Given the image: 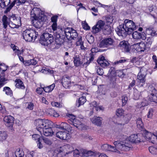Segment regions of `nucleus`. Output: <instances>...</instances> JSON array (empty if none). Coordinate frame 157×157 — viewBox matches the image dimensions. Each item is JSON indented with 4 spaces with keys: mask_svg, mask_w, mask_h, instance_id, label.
I'll return each instance as SVG.
<instances>
[{
    "mask_svg": "<svg viewBox=\"0 0 157 157\" xmlns=\"http://www.w3.org/2000/svg\"><path fill=\"white\" fill-rule=\"evenodd\" d=\"M8 20H9V18L5 15H4L2 17V21L3 28L5 29H6L8 25H9L10 22L8 21Z\"/></svg>",
    "mask_w": 157,
    "mask_h": 157,
    "instance_id": "obj_30",
    "label": "nucleus"
},
{
    "mask_svg": "<svg viewBox=\"0 0 157 157\" xmlns=\"http://www.w3.org/2000/svg\"><path fill=\"white\" fill-rule=\"evenodd\" d=\"M124 58H121L120 59L115 61L114 63L115 64H118L120 63H122L125 62L126 61V60L125 59H124Z\"/></svg>",
    "mask_w": 157,
    "mask_h": 157,
    "instance_id": "obj_62",
    "label": "nucleus"
},
{
    "mask_svg": "<svg viewBox=\"0 0 157 157\" xmlns=\"http://www.w3.org/2000/svg\"><path fill=\"white\" fill-rule=\"evenodd\" d=\"M35 29H26L22 32L23 38L27 41H32L35 40L38 36V32Z\"/></svg>",
    "mask_w": 157,
    "mask_h": 157,
    "instance_id": "obj_3",
    "label": "nucleus"
},
{
    "mask_svg": "<svg viewBox=\"0 0 157 157\" xmlns=\"http://www.w3.org/2000/svg\"><path fill=\"white\" fill-rule=\"evenodd\" d=\"M43 131L44 135L47 136H52L53 134V132L52 128H49L48 129H43Z\"/></svg>",
    "mask_w": 157,
    "mask_h": 157,
    "instance_id": "obj_25",
    "label": "nucleus"
},
{
    "mask_svg": "<svg viewBox=\"0 0 157 157\" xmlns=\"http://www.w3.org/2000/svg\"><path fill=\"white\" fill-rule=\"evenodd\" d=\"M14 117L11 116H6L4 118V121L7 127H10L12 126L13 123Z\"/></svg>",
    "mask_w": 157,
    "mask_h": 157,
    "instance_id": "obj_16",
    "label": "nucleus"
},
{
    "mask_svg": "<svg viewBox=\"0 0 157 157\" xmlns=\"http://www.w3.org/2000/svg\"><path fill=\"white\" fill-rule=\"evenodd\" d=\"M147 74V70L144 68H141L137 76V85L138 87L144 91L145 89L147 84L146 83V77Z\"/></svg>",
    "mask_w": 157,
    "mask_h": 157,
    "instance_id": "obj_2",
    "label": "nucleus"
},
{
    "mask_svg": "<svg viewBox=\"0 0 157 157\" xmlns=\"http://www.w3.org/2000/svg\"><path fill=\"white\" fill-rule=\"evenodd\" d=\"M74 62L75 65L76 66H81L83 63V62L80 61L79 58H76L75 59Z\"/></svg>",
    "mask_w": 157,
    "mask_h": 157,
    "instance_id": "obj_48",
    "label": "nucleus"
},
{
    "mask_svg": "<svg viewBox=\"0 0 157 157\" xmlns=\"http://www.w3.org/2000/svg\"><path fill=\"white\" fill-rule=\"evenodd\" d=\"M145 39L146 40V46H147V48H149L152 43V40L151 38L150 37H146V38Z\"/></svg>",
    "mask_w": 157,
    "mask_h": 157,
    "instance_id": "obj_46",
    "label": "nucleus"
},
{
    "mask_svg": "<svg viewBox=\"0 0 157 157\" xmlns=\"http://www.w3.org/2000/svg\"><path fill=\"white\" fill-rule=\"evenodd\" d=\"M114 40L111 38H108L103 40L99 44V46L100 48L109 47L110 46H114L113 43Z\"/></svg>",
    "mask_w": 157,
    "mask_h": 157,
    "instance_id": "obj_10",
    "label": "nucleus"
},
{
    "mask_svg": "<svg viewBox=\"0 0 157 157\" xmlns=\"http://www.w3.org/2000/svg\"><path fill=\"white\" fill-rule=\"evenodd\" d=\"M71 124H72L77 128L79 129L80 125L81 124V122L78 120L76 119L74 120V121H72V123L70 122Z\"/></svg>",
    "mask_w": 157,
    "mask_h": 157,
    "instance_id": "obj_41",
    "label": "nucleus"
},
{
    "mask_svg": "<svg viewBox=\"0 0 157 157\" xmlns=\"http://www.w3.org/2000/svg\"><path fill=\"white\" fill-rule=\"evenodd\" d=\"M97 72L98 75H102L104 73L102 69L100 67L97 68Z\"/></svg>",
    "mask_w": 157,
    "mask_h": 157,
    "instance_id": "obj_64",
    "label": "nucleus"
},
{
    "mask_svg": "<svg viewBox=\"0 0 157 157\" xmlns=\"http://www.w3.org/2000/svg\"><path fill=\"white\" fill-rule=\"evenodd\" d=\"M15 155L16 157H23L24 155V152L22 150L19 149L15 152Z\"/></svg>",
    "mask_w": 157,
    "mask_h": 157,
    "instance_id": "obj_45",
    "label": "nucleus"
},
{
    "mask_svg": "<svg viewBox=\"0 0 157 157\" xmlns=\"http://www.w3.org/2000/svg\"><path fill=\"white\" fill-rule=\"evenodd\" d=\"M64 38L65 36L63 35L61 36L59 34H56L55 38L56 44L57 45H61L64 41Z\"/></svg>",
    "mask_w": 157,
    "mask_h": 157,
    "instance_id": "obj_19",
    "label": "nucleus"
},
{
    "mask_svg": "<svg viewBox=\"0 0 157 157\" xmlns=\"http://www.w3.org/2000/svg\"><path fill=\"white\" fill-rule=\"evenodd\" d=\"M105 24V22L101 20L98 21L92 29V33L93 34H96L100 32L102 29Z\"/></svg>",
    "mask_w": 157,
    "mask_h": 157,
    "instance_id": "obj_9",
    "label": "nucleus"
},
{
    "mask_svg": "<svg viewBox=\"0 0 157 157\" xmlns=\"http://www.w3.org/2000/svg\"><path fill=\"white\" fill-rule=\"evenodd\" d=\"M41 12V11L40 8L34 7L31 12V16L34 19L37 18L40 15Z\"/></svg>",
    "mask_w": 157,
    "mask_h": 157,
    "instance_id": "obj_20",
    "label": "nucleus"
},
{
    "mask_svg": "<svg viewBox=\"0 0 157 157\" xmlns=\"http://www.w3.org/2000/svg\"><path fill=\"white\" fill-rule=\"evenodd\" d=\"M147 91L149 93L148 98L150 101L157 102V90L152 85H150Z\"/></svg>",
    "mask_w": 157,
    "mask_h": 157,
    "instance_id": "obj_7",
    "label": "nucleus"
},
{
    "mask_svg": "<svg viewBox=\"0 0 157 157\" xmlns=\"http://www.w3.org/2000/svg\"><path fill=\"white\" fill-rule=\"evenodd\" d=\"M62 84L65 88L69 89L71 86V78L69 76H63L62 79Z\"/></svg>",
    "mask_w": 157,
    "mask_h": 157,
    "instance_id": "obj_13",
    "label": "nucleus"
},
{
    "mask_svg": "<svg viewBox=\"0 0 157 157\" xmlns=\"http://www.w3.org/2000/svg\"><path fill=\"white\" fill-rule=\"evenodd\" d=\"M136 29V25L132 21L126 19L124 23L120 25L115 31L119 36L125 37L127 34H131Z\"/></svg>",
    "mask_w": 157,
    "mask_h": 157,
    "instance_id": "obj_1",
    "label": "nucleus"
},
{
    "mask_svg": "<svg viewBox=\"0 0 157 157\" xmlns=\"http://www.w3.org/2000/svg\"><path fill=\"white\" fill-rule=\"evenodd\" d=\"M101 149L105 151H111L116 152L118 153H120L119 151L116 149L115 147H112L107 144H105L103 145L101 147Z\"/></svg>",
    "mask_w": 157,
    "mask_h": 157,
    "instance_id": "obj_15",
    "label": "nucleus"
},
{
    "mask_svg": "<svg viewBox=\"0 0 157 157\" xmlns=\"http://www.w3.org/2000/svg\"><path fill=\"white\" fill-rule=\"evenodd\" d=\"M42 72L45 74L53 75L54 71L53 70L48 68H46L42 70Z\"/></svg>",
    "mask_w": 157,
    "mask_h": 157,
    "instance_id": "obj_47",
    "label": "nucleus"
},
{
    "mask_svg": "<svg viewBox=\"0 0 157 157\" xmlns=\"http://www.w3.org/2000/svg\"><path fill=\"white\" fill-rule=\"evenodd\" d=\"M8 67V66H6L5 64L0 63V70L2 71L1 74L2 73H3L5 75L4 72L7 70Z\"/></svg>",
    "mask_w": 157,
    "mask_h": 157,
    "instance_id": "obj_42",
    "label": "nucleus"
},
{
    "mask_svg": "<svg viewBox=\"0 0 157 157\" xmlns=\"http://www.w3.org/2000/svg\"><path fill=\"white\" fill-rule=\"evenodd\" d=\"M16 84L15 86L17 88L22 89L25 88V86L23 82L20 79H16L15 81Z\"/></svg>",
    "mask_w": 157,
    "mask_h": 157,
    "instance_id": "obj_34",
    "label": "nucleus"
},
{
    "mask_svg": "<svg viewBox=\"0 0 157 157\" xmlns=\"http://www.w3.org/2000/svg\"><path fill=\"white\" fill-rule=\"evenodd\" d=\"M146 33L148 35H151L152 36H154L155 35L157 34L156 32L154 31L153 30V28H149L147 29Z\"/></svg>",
    "mask_w": 157,
    "mask_h": 157,
    "instance_id": "obj_40",
    "label": "nucleus"
},
{
    "mask_svg": "<svg viewBox=\"0 0 157 157\" xmlns=\"http://www.w3.org/2000/svg\"><path fill=\"white\" fill-rule=\"evenodd\" d=\"M137 127L140 129L142 130L143 129V124L141 118H138L136 121Z\"/></svg>",
    "mask_w": 157,
    "mask_h": 157,
    "instance_id": "obj_38",
    "label": "nucleus"
},
{
    "mask_svg": "<svg viewBox=\"0 0 157 157\" xmlns=\"http://www.w3.org/2000/svg\"><path fill=\"white\" fill-rule=\"evenodd\" d=\"M103 119L102 117H99L94 116L91 119L92 123L98 126H100L102 124Z\"/></svg>",
    "mask_w": 157,
    "mask_h": 157,
    "instance_id": "obj_22",
    "label": "nucleus"
},
{
    "mask_svg": "<svg viewBox=\"0 0 157 157\" xmlns=\"http://www.w3.org/2000/svg\"><path fill=\"white\" fill-rule=\"evenodd\" d=\"M9 26L12 29L18 28L19 27V25H16L13 23L12 21L10 22Z\"/></svg>",
    "mask_w": 157,
    "mask_h": 157,
    "instance_id": "obj_56",
    "label": "nucleus"
},
{
    "mask_svg": "<svg viewBox=\"0 0 157 157\" xmlns=\"http://www.w3.org/2000/svg\"><path fill=\"white\" fill-rule=\"evenodd\" d=\"M69 36H67V38L68 40H70L76 38L78 36V34L75 30L71 28Z\"/></svg>",
    "mask_w": 157,
    "mask_h": 157,
    "instance_id": "obj_24",
    "label": "nucleus"
},
{
    "mask_svg": "<svg viewBox=\"0 0 157 157\" xmlns=\"http://www.w3.org/2000/svg\"><path fill=\"white\" fill-rule=\"evenodd\" d=\"M42 139L44 142L47 145H50L52 143L51 140L48 138L43 137L42 138Z\"/></svg>",
    "mask_w": 157,
    "mask_h": 157,
    "instance_id": "obj_53",
    "label": "nucleus"
},
{
    "mask_svg": "<svg viewBox=\"0 0 157 157\" xmlns=\"http://www.w3.org/2000/svg\"><path fill=\"white\" fill-rule=\"evenodd\" d=\"M82 27L84 29L86 30H88L90 29V27L85 21L82 22Z\"/></svg>",
    "mask_w": 157,
    "mask_h": 157,
    "instance_id": "obj_55",
    "label": "nucleus"
},
{
    "mask_svg": "<svg viewBox=\"0 0 157 157\" xmlns=\"http://www.w3.org/2000/svg\"><path fill=\"white\" fill-rule=\"evenodd\" d=\"M143 136V134H132L129 137L128 140L131 143L132 142L135 143L144 141V140L141 138Z\"/></svg>",
    "mask_w": 157,
    "mask_h": 157,
    "instance_id": "obj_8",
    "label": "nucleus"
},
{
    "mask_svg": "<svg viewBox=\"0 0 157 157\" xmlns=\"http://www.w3.org/2000/svg\"><path fill=\"white\" fill-rule=\"evenodd\" d=\"M150 152L153 155H157V147H149Z\"/></svg>",
    "mask_w": 157,
    "mask_h": 157,
    "instance_id": "obj_43",
    "label": "nucleus"
},
{
    "mask_svg": "<svg viewBox=\"0 0 157 157\" xmlns=\"http://www.w3.org/2000/svg\"><path fill=\"white\" fill-rule=\"evenodd\" d=\"M98 64L103 68L108 66L109 64V63L105 59L104 56L99 57L97 60Z\"/></svg>",
    "mask_w": 157,
    "mask_h": 157,
    "instance_id": "obj_17",
    "label": "nucleus"
},
{
    "mask_svg": "<svg viewBox=\"0 0 157 157\" xmlns=\"http://www.w3.org/2000/svg\"><path fill=\"white\" fill-rule=\"evenodd\" d=\"M132 36L133 38L137 39H142L143 40H144L146 38L145 34L139 33L137 31H135L133 33Z\"/></svg>",
    "mask_w": 157,
    "mask_h": 157,
    "instance_id": "obj_23",
    "label": "nucleus"
},
{
    "mask_svg": "<svg viewBox=\"0 0 157 157\" xmlns=\"http://www.w3.org/2000/svg\"><path fill=\"white\" fill-rule=\"evenodd\" d=\"M53 122L48 120H44L43 129H48L52 128V127Z\"/></svg>",
    "mask_w": 157,
    "mask_h": 157,
    "instance_id": "obj_26",
    "label": "nucleus"
},
{
    "mask_svg": "<svg viewBox=\"0 0 157 157\" xmlns=\"http://www.w3.org/2000/svg\"><path fill=\"white\" fill-rule=\"evenodd\" d=\"M123 112L124 110L122 109H119L117 110L116 114L118 117L121 116L123 115Z\"/></svg>",
    "mask_w": 157,
    "mask_h": 157,
    "instance_id": "obj_52",
    "label": "nucleus"
},
{
    "mask_svg": "<svg viewBox=\"0 0 157 157\" xmlns=\"http://www.w3.org/2000/svg\"><path fill=\"white\" fill-rule=\"evenodd\" d=\"M122 105L124 106L126 105L128 101V98L125 96H123L122 97Z\"/></svg>",
    "mask_w": 157,
    "mask_h": 157,
    "instance_id": "obj_57",
    "label": "nucleus"
},
{
    "mask_svg": "<svg viewBox=\"0 0 157 157\" xmlns=\"http://www.w3.org/2000/svg\"><path fill=\"white\" fill-rule=\"evenodd\" d=\"M6 80L5 75L2 73L0 75V88L4 85L5 82Z\"/></svg>",
    "mask_w": 157,
    "mask_h": 157,
    "instance_id": "obj_37",
    "label": "nucleus"
},
{
    "mask_svg": "<svg viewBox=\"0 0 157 157\" xmlns=\"http://www.w3.org/2000/svg\"><path fill=\"white\" fill-rule=\"evenodd\" d=\"M113 143L116 149L122 151H129L132 147L130 142L127 140L124 141L117 140L114 141Z\"/></svg>",
    "mask_w": 157,
    "mask_h": 157,
    "instance_id": "obj_4",
    "label": "nucleus"
},
{
    "mask_svg": "<svg viewBox=\"0 0 157 157\" xmlns=\"http://www.w3.org/2000/svg\"><path fill=\"white\" fill-rule=\"evenodd\" d=\"M37 20L41 22H43V24H44L47 19L46 16L44 15L41 14V15H40L37 18H36Z\"/></svg>",
    "mask_w": 157,
    "mask_h": 157,
    "instance_id": "obj_44",
    "label": "nucleus"
},
{
    "mask_svg": "<svg viewBox=\"0 0 157 157\" xmlns=\"http://www.w3.org/2000/svg\"><path fill=\"white\" fill-rule=\"evenodd\" d=\"M84 42L82 41V37L80 36H78L77 38V40L76 42L77 46H80V48L82 50H84L86 48L83 46Z\"/></svg>",
    "mask_w": 157,
    "mask_h": 157,
    "instance_id": "obj_28",
    "label": "nucleus"
},
{
    "mask_svg": "<svg viewBox=\"0 0 157 157\" xmlns=\"http://www.w3.org/2000/svg\"><path fill=\"white\" fill-rule=\"evenodd\" d=\"M8 137L7 132L3 131H0V141H2L6 139Z\"/></svg>",
    "mask_w": 157,
    "mask_h": 157,
    "instance_id": "obj_35",
    "label": "nucleus"
},
{
    "mask_svg": "<svg viewBox=\"0 0 157 157\" xmlns=\"http://www.w3.org/2000/svg\"><path fill=\"white\" fill-rule=\"evenodd\" d=\"M61 129L64 130L65 131H67L68 130L71 129L70 125L65 122H62L60 124Z\"/></svg>",
    "mask_w": 157,
    "mask_h": 157,
    "instance_id": "obj_32",
    "label": "nucleus"
},
{
    "mask_svg": "<svg viewBox=\"0 0 157 157\" xmlns=\"http://www.w3.org/2000/svg\"><path fill=\"white\" fill-rule=\"evenodd\" d=\"M67 116L70 118V121H71V123H72V121H74V120L76 119L75 116L72 114H67Z\"/></svg>",
    "mask_w": 157,
    "mask_h": 157,
    "instance_id": "obj_61",
    "label": "nucleus"
},
{
    "mask_svg": "<svg viewBox=\"0 0 157 157\" xmlns=\"http://www.w3.org/2000/svg\"><path fill=\"white\" fill-rule=\"evenodd\" d=\"M94 58V55L92 53L90 54L89 56L86 58H84L82 61V62H83L82 65L84 67H86L88 65L90 64V63H91L93 61Z\"/></svg>",
    "mask_w": 157,
    "mask_h": 157,
    "instance_id": "obj_14",
    "label": "nucleus"
},
{
    "mask_svg": "<svg viewBox=\"0 0 157 157\" xmlns=\"http://www.w3.org/2000/svg\"><path fill=\"white\" fill-rule=\"evenodd\" d=\"M51 104L52 106L57 107H60L61 106L60 104L58 102L52 101L51 102Z\"/></svg>",
    "mask_w": 157,
    "mask_h": 157,
    "instance_id": "obj_59",
    "label": "nucleus"
},
{
    "mask_svg": "<svg viewBox=\"0 0 157 157\" xmlns=\"http://www.w3.org/2000/svg\"><path fill=\"white\" fill-rule=\"evenodd\" d=\"M113 20L114 17L111 16H108L106 18V20L107 22L110 24L113 23Z\"/></svg>",
    "mask_w": 157,
    "mask_h": 157,
    "instance_id": "obj_54",
    "label": "nucleus"
},
{
    "mask_svg": "<svg viewBox=\"0 0 157 157\" xmlns=\"http://www.w3.org/2000/svg\"><path fill=\"white\" fill-rule=\"evenodd\" d=\"M86 101V99L85 97H81L79 98L78 100H77L75 104L76 106L78 107L83 105Z\"/></svg>",
    "mask_w": 157,
    "mask_h": 157,
    "instance_id": "obj_27",
    "label": "nucleus"
},
{
    "mask_svg": "<svg viewBox=\"0 0 157 157\" xmlns=\"http://www.w3.org/2000/svg\"><path fill=\"white\" fill-rule=\"evenodd\" d=\"M115 72V69L113 67H111L109 71V72L107 75L108 76H113Z\"/></svg>",
    "mask_w": 157,
    "mask_h": 157,
    "instance_id": "obj_50",
    "label": "nucleus"
},
{
    "mask_svg": "<svg viewBox=\"0 0 157 157\" xmlns=\"http://www.w3.org/2000/svg\"><path fill=\"white\" fill-rule=\"evenodd\" d=\"M71 31V29L67 28L64 31V34H65L66 37L67 38V36H69L70 33Z\"/></svg>",
    "mask_w": 157,
    "mask_h": 157,
    "instance_id": "obj_58",
    "label": "nucleus"
},
{
    "mask_svg": "<svg viewBox=\"0 0 157 157\" xmlns=\"http://www.w3.org/2000/svg\"><path fill=\"white\" fill-rule=\"evenodd\" d=\"M118 47L122 48L125 52H129L131 49V46L127 41H121Z\"/></svg>",
    "mask_w": 157,
    "mask_h": 157,
    "instance_id": "obj_11",
    "label": "nucleus"
},
{
    "mask_svg": "<svg viewBox=\"0 0 157 157\" xmlns=\"http://www.w3.org/2000/svg\"><path fill=\"white\" fill-rule=\"evenodd\" d=\"M3 91L5 92L6 94L10 97L13 96V92L10 88L7 86L4 87Z\"/></svg>",
    "mask_w": 157,
    "mask_h": 157,
    "instance_id": "obj_39",
    "label": "nucleus"
},
{
    "mask_svg": "<svg viewBox=\"0 0 157 157\" xmlns=\"http://www.w3.org/2000/svg\"><path fill=\"white\" fill-rule=\"evenodd\" d=\"M103 32L105 35L110 34L111 32V27L108 25H105L103 29Z\"/></svg>",
    "mask_w": 157,
    "mask_h": 157,
    "instance_id": "obj_36",
    "label": "nucleus"
},
{
    "mask_svg": "<svg viewBox=\"0 0 157 157\" xmlns=\"http://www.w3.org/2000/svg\"><path fill=\"white\" fill-rule=\"evenodd\" d=\"M53 40V35L47 33H43L40 36V42L41 44L46 46L51 44Z\"/></svg>",
    "mask_w": 157,
    "mask_h": 157,
    "instance_id": "obj_5",
    "label": "nucleus"
},
{
    "mask_svg": "<svg viewBox=\"0 0 157 157\" xmlns=\"http://www.w3.org/2000/svg\"><path fill=\"white\" fill-rule=\"evenodd\" d=\"M81 153L82 154V156L84 157L91 156L94 154L93 151H87L84 149H81Z\"/></svg>",
    "mask_w": 157,
    "mask_h": 157,
    "instance_id": "obj_29",
    "label": "nucleus"
},
{
    "mask_svg": "<svg viewBox=\"0 0 157 157\" xmlns=\"http://www.w3.org/2000/svg\"><path fill=\"white\" fill-rule=\"evenodd\" d=\"M149 104L148 101L145 98L143 99L142 101L141 102V104L139 105V107L141 108L142 107H144L145 106L148 105Z\"/></svg>",
    "mask_w": 157,
    "mask_h": 157,
    "instance_id": "obj_49",
    "label": "nucleus"
},
{
    "mask_svg": "<svg viewBox=\"0 0 157 157\" xmlns=\"http://www.w3.org/2000/svg\"><path fill=\"white\" fill-rule=\"evenodd\" d=\"M152 59L155 64V66L154 67V69L157 68V57L156 55H153L152 56Z\"/></svg>",
    "mask_w": 157,
    "mask_h": 157,
    "instance_id": "obj_60",
    "label": "nucleus"
},
{
    "mask_svg": "<svg viewBox=\"0 0 157 157\" xmlns=\"http://www.w3.org/2000/svg\"><path fill=\"white\" fill-rule=\"evenodd\" d=\"M43 24V22H41L37 19H34L33 20V25L37 29L41 28Z\"/></svg>",
    "mask_w": 157,
    "mask_h": 157,
    "instance_id": "obj_31",
    "label": "nucleus"
},
{
    "mask_svg": "<svg viewBox=\"0 0 157 157\" xmlns=\"http://www.w3.org/2000/svg\"><path fill=\"white\" fill-rule=\"evenodd\" d=\"M58 18V16L57 15L53 16L51 18V22L52 23V27L53 31L56 30L57 29V22Z\"/></svg>",
    "mask_w": 157,
    "mask_h": 157,
    "instance_id": "obj_21",
    "label": "nucleus"
},
{
    "mask_svg": "<svg viewBox=\"0 0 157 157\" xmlns=\"http://www.w3.org/2000/svg\"><path fill=\"white\" fill-rule=\"evenodd\" d=\"M134 45L138 46V49L140 51H144L146 47L147 46L146 44L142 42L137 43Z\"/></svg>",
    "mask_w": 157,
    "mask_h": 157,
    "instance_id": "obj_33",
    "label": "nucleus"
},
{
    "mask_svg": "<svg viewBox=\"0 0 157 157\" xmlns=\"http://www.w3.org/2000/svg\"><path fill=\"white\" fill-rule=\"evenodd\" d=\"M44 120L38 119L36 120L35 124L36 126V128L40 134L42 133V130L43 129Z\"/></svg>",
    "mask_w": 157,
    "mask_h": 157,
    "instance_id": "obj_18",
    "label": "nucleus"
},
{
    "mask_svg": "<svg viewBox=\"0 0 157 157\" xmlns=\"http://www.w3.org/2000/svg\"><path fill=\"white\" fill-rule=\"evenodd\" d=\"M34 107V105L33 103L29 102L28 104V105L27 108L30 110H32Z\"/></svg>",
    "mask_w": 157,
    "mask_h": 157,
    "instance_id": "obj_63",
    "label": "nucleus"
},
{
    "mask_svg": "<svg viewBox=\"0 0 157 157\" xmlns=\"http://www.w3.org/2000/svg\"><path fill=\"white\" fill-rule=\"evenodd\" d=\"M56 135L57 138L63 140H67L70 138V134L65 131L58 132Z\"/></svg>",
    "mask_w": 157,
    "mask_h": 157,
    "instance_id": "obj_12",
    "label": "nucleus"
},
{
    "mask_svg": "<svg viewBox=\"0 0 157 157\" xmlns=\"http://www.w3.org/2000/svg\"><path fill=\"white\" fill-rule=\"evenodd\" d=\"M140 98L139 92L137 90L135 91L134 93V99L135 100H137Z\"/></svg>",
    "mask_w": 157,
    "mask_h": 157,
    "instance_id": "obj_51",
    "label": "nucleus"
},
{
    "mask_svg": "<svg viewBox=\"0 0 157 157\" xmlns=\"http://www.w3.org/2000/svg\"><path fill=\"white\" fill-rule=\"evenodd\" d=\"M143 133L144 136H142V138L149 141L152 143L157 144V136L148 132L146 130H144Z\"/></svg>",
    "mask_w": 157,
    "mask_h": 157,
    "instance_id": "obj_6",
    "label": "nucleus"
}]
</instances>
